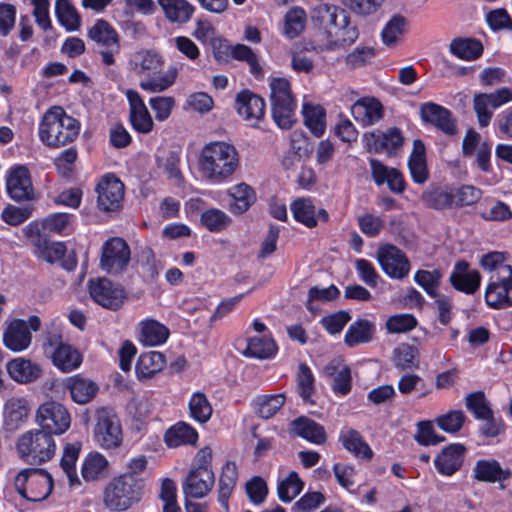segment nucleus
I'll return each instance as SVG.
<instances>
[{"instance_id":"nucleus-1","label":"nucleus","mask_w":512,"mask_h":512,"mask_svg":"<svg viewBox=\"0 0 512 512\" xmlns=\"http://www.w3.org/2000/svg\"><path fill=\"white\" fill-rule=\"evenodd\" d=\"M239 156L234 145L223 141L206 144L199 156V168L212 184L226 182L236 171Z\"/></svg>"},{"instance_id":"nucleus-2","label":"nucleus","mask_w":512,"mask_h":512,"mask_svg":"<svg viewBox=\"0 0 512 512\" xmlns=\"http://www.w3.org/2000/svg\"><path fill=\"white\" fill-rule=\"evenodd\" d=\"M79 120L68 115L61 106L48 109L39 124L40 141L49 148H60L75 141L80 133Z\"/></svg>"},{"instance_id":"nucleus-3","label":"nucleus","mask_w":512,"mask_h":512,"mask_svg":"<svg viewBox=\"0 0 512 512\" xmlns=\"http://www.w3.org/2000/svg\"><path fill=\"white\" fill-rule=\"evenodd\" d=\"M144 488L143 478L121 474L106 485L103 493L104 504L112 512H124L141 501Z\"/></svg>"},{"instance_id":"nucleus-4","label":"nucleus","mask_w":512,"mask_h":512,"mask_svg":"<svg viewBox=\"0 0 512 512\" xmlns=\"http://www.w3.org/2000/svg\"><path fill=\"white\" fill-rule=\"evenodd\" d=\"M16 450L24 463L39 466L53 458L56 444L49 433L35 429L25 432L18 438Z\"/></svg>"},{"instance_id":"nucleus-5","label":"nucleus","mask_w":512,"mask_h":512,"mask_svg":"<svg viewBox=\"0 0 512 512\" xmlns=\"http://www.w3.org/2000/svg\"><path fill=\"white\" fill-rule=\"evenodd\" d=\"M271 116L282 130H289L296 123L297 103L293 97L290 82L283 77L274 78L270 83Z\"/></svg>"},{"instance_id":"nucleus-6","label":"nucleus","mask_w":512,"mask_h":512,"mask_svg":"<svg viewBox=\"0 0 512 512\" xmlns=\"http://www.w3.org/2000/svg\"><path fill=\"white\" fill-rule=\"evenodd\" d=\"M17 493L29 502H41L53 491L54 480L44 468L29 467L22 469L15 477Z\"/></svg>"},{"instance_id":"nucleus-7","label":"nucleus","mask_w":512,"mask_h":512,"mask_svg":"<svg viewBox=\"0 0 512 512\" xmlns=\"http://www.w3.org/2000/svg\"><path fill=\"white\" fill-rule=\"evenodd\" d=\"M93 438L104 450L116 449L122 445L123 431L121 422L112 408L101 407L97 409Z\"/></svg>"},{"instance_id":"nucleus-8","label":"nucleus","mask_w":512,"mask_h":512,"mask_svg":"<svg viewBox=\"0 0 512 512\" xmlns=\"http://www.w3.org/2000/svg\"><path fill=\"white\" fill-rule=\"evenodd\" d=\"M485 304L494 310L512 307V266H503L492 273L484 293Z\"/></svg>"},{"instance_id":"nucleus-9","label":"nucleus","mask_w":512,"mask_h":512,"mask_svg":"<svg viewBox=\"0 0 512 512\" xmlns=\"http://www.w3.org/2000/svg\"><path fill=\"white\" fill-rule=\"evenodd\" d=\"M44 352L50 355L53 365L62 372H71L82 363V355L72 345L64 343L60 333H47Z\"/></svg>"},{"instance_id":"nucleus-10","label":"nucleus","mask_w":512,"mask_h":512,"mask_svg":"<svg viewBox=\"0 0 512 512\" xmlns=\"http://www.w3.org/2000/svg\"><path fill=\"white\" fill-rule=\"evenodd\" d=\"M131 260V250L122 237H110L102 245L100 268L110 275H118L127 270Z\"/></svg>"},{"instance_id":"nucleus-11","label":"nucleus","mask_w":512,"mask_h":512,"mask_svg":"<svg viewBox=\"0 0 512 512\" xmlns=\"http://www.w3.org/2000/svg\"><path fill=\"white\" fill-rule=\"evenodd\" d=\"M329 36L334 34L335 40L330 45L347 48L354 44L359 37V29L351 22L347 9L343 6L334 5L329 15L327 29Z\"/></svg>"},{"instance_id":"nucleus-12","label":"nucleus","mask_w":512,"mask_h":512,"mask_svg":"<svg viewBox=\"0 0 512 512\" xmlns=\"http://www.w3.org/2000/svg\"><path fill=\"white\" fill-rule=\"evenodd\" d=\"M95 192L97 193V208L101 212L113 213L122 210L125 186L114 173L104 174L99 179Z\"/></svg>"},{"instance_id":"nucleus-13","label":"nucleus","mask_w":512,"mask_h":512,"mask_svg":"<svg viewBox=\"0 0 512 512\" xmlns=\"http://www.w3.org/2000/svg\"><path fill=\"white\" fill-rule=\"evenodd\" d=\"M36 422L40 426V430L54 436L61 435L69 429L71 417L63 404L51 400L38 407Z\"/></svg>"},{"instance_id":"nucleus-14","label":"nucleus","mask_w":512,"mask_h":512,"mask_svg":"<svg viewBox=\"0 0 512 512\" xmlns=\"http://www.w3.org/2000/svg\"><path fill=\"white\" fill-rule=\"evenodd\" d=\"M403 132L398 127H389L386 131L380 130L365 132L362 137L364 148L369 153H386L388 157H394L404 144Z\"/></svg>"},{"instance_id":"nucleus-15","label":"nucleus","mask_w":512,"mask_h":512,"mask_svg":"<svg viewBox=\"0 0 512 512\" xmlns=\"http://www.w3.org/2000/svg\"><path fill=\"white\" fill-rule=\"evenodd\" d=\"M88 289L95 303L111 311L120 309L127 297L126 291L120 284L105 277L90 279Z\"/></svg>"},{"instance_id":"nucleus-16","label":"nucleus","mask_w":512,"mask_h":512,"mask_svg":"<svg viewBox=\"0 0 512 512\" xmlns=\"http://www.w3.org/2000/svg\"><path fill=\"white\" fill-rule=\"evenodd\" d=\"M7 195L15 202L31 201L35 197L29 169L22 164L10 168L6 176Z\"/></svg>"},{"instance_id":"nucleus-17","label":"nucleus","mask_w":512,"mask_h":512,"mask_svg":"<svg viewBox=\"0 0 512 512\" xmlns=\"http://www.w3.org/2000/svg\"><path fill=\"white\" fill-rule=\"evenodd\" d=\"M377 259L383 272L394 279H403L410 270V263L406 254L393 244H386L379 248Z\"/></svg>"},{"instance_id":"nucleus-18","label":"nucleus","mask_w":512,"mask_h":512,"mask_svg":"<svg viewBox=\"0 0 512 512\" xmlns=\"http://www.w3.org/2000/svg\"><path fill=\"white\" fill-rule=\"evenodd\" d=\"M420 118L423 123L430 124L447 136L457 134V120L452 112L437 103L425 102L420 106Z\"/></svg>"},{"instance_id":"nucleus-19","label":"nucleus","mask_w":512,"mask_h":512,"mask_svg":"<svg viewBox=\"0 0 512 512\" xmlns=\"http://www.w3.org/2000/svg\"><path fill=\"white\" fill-rule=\"evenodd\" d=\"M237 113L245 121H250L251 127H258V124L265 117L266 102L260 95L249 89H243L236 94L235 105Z\"/></svg>"},{"instance_id":"nucleus-20","label":"nucleus","mask_w":512,"mask_h":512,"mask_svg":"<svg viewBox=\"0 0 512 512\" xmlns=\"http://www.w3.org/2000/svg\"><path fill=\"white\" fill-rule=\"evenodd\" d=\"M467 448L462 443H451L445 446L435 457L434 466L442 476L450 477L463 466Z\"/></svg>"},{"instance_id":"nucleus-21","label":"nucleus","mask_w":512,"mask_h":512,"mask_svg":"<svg viewBox=\"0 0 512 512\" xmlns=\"http://www.w3.org/2000/svg\"><path fill=\"white\" fill-rule=\"evenodd\" d=\"M449 281L455 290L472 295L480 288L481 274L476 269L470 270L466 260H459L453 267Z\"/></svg>"},{"instance_id":"nucleus-22","label":"nucleus","mask_w":512,"mask_h":512,"mask_svg":"<svg viewBox=\"0 0 512 512\" xmlns=\"http://www.w3.org/2000/svg\"><path fill=\"white\" fill-rule=\"evenodd\" d=\"M214 484L213 471L204 472L190 468L182 482V491L185 498L202 499L209 494Z\"/></svg>"},{"instance_id":"nucleus-23","label":"nucleus","mask_w":512,"mask_h":512,"mask_svg":"<svg viewBox=\"0 0 512 512\" xmlns=\"http://www.w3.org/2000/svg\"><path fill=\"white\" fill-rule=\"evenodd\" d=\"M453 197V184L432 183L422 192L421 201L426 208L444 211L454 208Z\"/></svg>"},{"instance_id":"nucleus-24","label":"nucleus","mask_w":512,"mask_h":512,"mask_svg":"<svg viewBox=\"0 0 512 512\" xmlns=\"http://www.w3.org/2000/svg\"><path fill=\"white\" fill-rule=\"evenodd\" d=\"M62 385L65 390L69 391L71 399L81 405L91 402L99 391L98 384L82 374L64 378Z\"/></svg>"},{"instance_id":"nucleus-25","label":"nucleus","mask_w":512,"mask_h":512,"mask_svg":"<svg viewBox=\"0 0 512 512\" xmlns=\"http://www.w3.org/2000/svg\"><path fill=\"white\" fill-rule=\"evenodd\" d=\"M238 468L234 461L227 460L221 469L217 484V502L223 512H230L229 500L235 491L238 481Z\"/></svg>"},{"instance_id":"nucleus-26","label":"nucleus","mask_w":512,"mask_h":512,"mask_svg":"<svg viewBox=\"0 0 512 512\" xmlns=\"http://www.w3.org/2000/svg\"><path fill=\"white\" fill-rule=\"evenodd\" d=\"M351 114L362 126H370L383 118L384 108L375 97H362L351 107Z\"/></svg>"},{"instance_id":"nucleus-27","label":"nucleus","mask_w":512,"mask_h":512,"mask_svg":"<svg viewBox=\"0 0 512 512\" xmlns=\"http://www.w3.org/2000/svg\"><path fill=\"white\" fill-rule=\"evenodd\" d=\"M290 431L315 445H323L327 441V434L323 425L307 416H299L292 420Z\"/></svg>"},{"instance_id":"nucleus-28","label":"nucleus","mask_w":512,"mask_h":512,"mask_svg":"<svg viewBox=\"0 0 512 512\" xmlns=\"http://www.w3.org/2000/svg\"><path fill=\"white\" fill-rule=\"evenodd\" d=\"M32 335L23 319H13L3 333V343L11 351L20 352L29 347Z\"/></svg>"},{"instance_id":"nucleus-29","label":"nucleus","mask_w":512,"mask_h":512,"mask_svg":"<svg viewBox=\"0 0 512 512\" xmlns=\"http://www.w3.org/2000/svg\"><path fill=\"white\" fill-rule=\"evenodd\" d=\"M408 169L416 184H424L429 179L425 143L417 138L413 141L412 151L408 158Z\"/></svg>"},{"instance_id":"nucleus-30","label":"nucleus","mask_w":512,"mask_h":512,"mask_svg":"<svg viewBox=\"0 0 512 512\" xmlns=\"http://www.w3.org/2000/svg\"><path fill=\"white\" fill-rule=\"evenodd\" d=\"M198 439L197 430L184 421L175 423L164 434V442L168 448H177L182 445L195 446Z\"/></svg>"},{"instance_id":"nucleus-31","label":"nucleus","mask_w":512,"mask_h":512,"mask_svg":"<svg viewBox=\"0 0 512 512\" xmlns=\"http://www.w3.org/2000/svg\"><path fill=\"white\" fill-rule=\"evenodd\" d=\"M278 352V345L272 335L253 336L247 339V347L242 355L254 359H271Z\"/></svg>"},{"instance_id":"nucleus-32","label":"nucleus","mask_w":512,"mask_h":512,"mask_svg":"<svg viewBox=\"0 0 512 512\" xmlns=\"http://www.w3.org/2000/svg\"><path fill=\"white\" fill-rule=\"evenodd\" d=\"M9 376L16 382L27 384L36 381L42 374L41 367L31 360L15 358L6 365Z\"/></svg>"},{"instance_id":"nucleus-33","label":"nucleus","mask_w":512,"mask_h":512,"mask_svg":"<svg viewBox=\"0 0 512 512\" xmlns=\"http://www.w3.org/2000/svg\"><path fill=\"white\" fill-rule=\"evenodd\" d=\"M228 194L233 200L229 204V211L233 215L244 214L257 200L254 189L244 182L232 186Z\"/></svg>"},{"instance_id":"nucleus-34","label":"nucleus","mask_w":512,"mask_h":512,"mask_svg":"<svg viewBox=\"0 0 512 512\" xmlns=\"http://www.w3.org/2000/svg\"><path fill=\"white\" fill-rule=\"evenodd\" d=\"M88 37L105 48L115 46V52L120 51V36L117 30L105 19H97L88 30Z\"/></svg>"},{"instance_id":"nucleus-35","label":"nucleus","mask_w":512,"mask_h":512,"mask_svg":"<svg viewBox=\"0 0 512 512\" xmlns=\"http://www.w3.org/2000/svg\"><path fill=\"white\" fill-rule=\"evenodd\" d=\"M166 365L165 355L159 351L140 354L135 364L138 380L150 379L163 370Z\"/></svg>"},{"instance_id":"nucleus-36","label":"nucleus","mask_w":512,"mask_h":512,"mask_svg":"<svg viewBox=\"0 0 512 512\" xmlns=\"http://www.w3.org/2000/svg\"><path fill=\"white\" fill-rule=\"evenodd\" d=\"M170 23L185 24L190 21L196 8L188 0H157Z\"/></svg>"},{"instance_id":"nucleus-37","label":"nucleus","mask_w":512,"mask_h":512,"mask_svg":"<svg viewBox=\"0 0 512 512\" xmlns=\"http://www.w3.org/2000/svg\"><path fill=\"white\" fill-rule=\"evenodd\" d=\"M450 53L464 61H475L484 52L482 42L475 37H456L449 45Z\"/></svg>"},{"instance_id":"nucleus-38","label":"nucleus","mask_w":512,"mask_h":512,"mask_svg":"<svg viewBox=\"0 0 512 512\" xmlns=\"http://www.w3.org/2000/svg\"><path fill=\"white\" fill-rule=\"evenodd\" d=\"M285 402L284 393L263 394L254 397L250 405L257 417L268 420L277 414Z\"/></svg>"},{"instance_id":"nucleus-39","label":"nucleus","mask_w":512,"mask_h":512,"mask_svg":"<svg viewBox=\"0 0 512 512\" xmlns=\"http://www.w3.org/2000/svg\"><path fill=\"white\" fill-rule=\"evenodd\" d=\"M376 332L375 323L368 319H357L350 324L344 336V343L353 348L359 344L369 343Z\"/></svg>"},{"instance_id":"nucleus-40","label":"nucleus","mask_w":512,"mask_h":512,"mask_svg":"<svg viewBox=\"0 0 512 512\" xmlns=\"http://www.w3.org/2000/svg\"><path fill=\"white\" fill-rule=\"evenodd\" d=\"M304 125L317 138L326 130V110L320 104L304 102L301 110Z\"/></svg>"},{"instance_id":"nucleus-41","label":"nucleus","mask_w":512,"mask_h":512,"mask_svg":"<svg viewBox=\"0 0 512 512\" xmlns=\"http://www.w3.org/2000/svg\"><path fill=\"white\" fill-rule=\"evenodd\" d=\"M339 441L342 446L355 457L370 460L373 457V451L363 436L356 429L350 428L341 431Z\"/></svg>"},{"instance_id":"nucleus-42","label":"nucleus","mask_w":512,"mask_h":512,"mask_svg":"<svg viewBox=\"0 0 512 512\" xmlns=\"http://www.w3.org/2000/svg\"><path fill=\"white\" fill-rule=\"evenodd\" d=\"M169 335V328L155 319H147L141 322L139 340L145 346H160L167 341Z\"/></svg>"},{"instance_id":"nucleus-43","label":"nucleus","mask_w":512,"mask_h":512,"mask_svg":"<svg viewBox=\"0 0 512 512\" xmlns=\"http://www.w3.org/2000/svg\"><path fill=\"white\" fill-rule=\"evenodd\" d=\"M108 460L99 452H90L81 466V476L86 482H94L107 476Z\"/></svg>"},{"instance_id":"nucleus-44","label":"nucleus","mask_w":512,"mask_h":512,"mask_svg":"<svg viewBox=\"0 0 512 512\" xmlns=\"http://www.w3.org/2000/svg\"><path fill=\"white\" fill-rule=\"evenodd\" d=\"M307 13L300 6H293L284 15L282 35L289 40L299 37L305 30Z\"/></svg>"},{"instance_id":"nucleus-45","label":"nucleus","mask_w":512,"mask_h":512,"mask_svg":"<svg viewBox=\"0 0 512 512\" xmlns=\"http://www.w3.org/2000/svg\"><path fill=\"white\" fill-rule=\"evenodd\" d=\"M294 220L303 226L312 229L317 226L316 207L312 198L298 197L290 204Z\"/></svg>"},{"instance_id":"nucleus-46","label":"nucleus","mask_w":512,"mask_h":512,"mask_svg":"<svg viewBox=\"0 0 512 512\" xmlns=\"http://www.w3.org/2000/svg\"><path fill=\"white\" fill-rule=\"evenodd\" d=\"M55 16L68 32L77 31L81 26V17L70 0H56Z\"/></svg>"},{"instance_id":"nucleus-47","label":"nucleus","mask_w":512,"mask_h":512,"mask_svg":"<svg viewBox=\"0 0 512 512\" xmlns=\"http://www.w3.org/2000/svg\"><path fill=\"white\" fill-rule=\"evenodd\" d=\"M33 245L36 248V255L50 264L61 260L67 252L64 242L51 241L47 237L34 239Z\"/></svg>"},{"instance_id":"nucleus-48","label":"nucleus","mask_w":512,"mask_h":512,"mask_svg":"<svg viewBox=\"0 0 512 512\" xmlns=\"http://www.w3.org/2000/svg\"><path fill=\"white\" fill-rule=\"evenodd\" d=\"M164 64L162 56L152 50H141L135 54V69L148 76L161 72Z\"/></svg>"},{"instance_id":"nucleus-49","label":"nucleus","mask_w":512,"mask_h":512,"mask_svg":"<svg viewBox=\"0 0 512 512\" xmlns=\"http://www.w3.org/2000/svg\"><path fill=\"white\" fill-rule=\"evenodd\" d=\"M232 223V218L224 211L218 208H209L200 215V224L211 233H220L228 228Z\"/></svg>"},{"instance_id":"nucleus-50","label":"nucleus","mask_w":512,"mask_h":512,"mask_svg":"<svg viewBox=\"0 0 512 512\" xmlns=\"http://www.w3.org/2000/svg\"><path fill=\"white\" fill-rule=\"evenodd\" d=\"M393 362L396 368L408 370L418 368L419 350L409 343H401L393 350Z\"/></svg>"},{"instance_id":"nucleus-51","label":"nucleus","mask_w":512,"mask_h":512,"mask_svg":"<svg viewBox=\"0 0 512 512\" xmlns=\"http://www.w3.org/2000/svg\"><path fill=\"white\" fill-rule=\"evenodd\" d=\"M305 483L296 471H291L277 485V495L281 502L289 503L304 489Z\"/></svg>"},{"instance_id":"nucleus-52","label":"nucleus","mask_w":512,"mask_h":512,"mask_svg":"<svg viewBox=\"0 0 512 512\" xmlns=\"http://www.w3.org/2000/svg\"><path fill=\"white\" fill-rule=\"evenodd\" d=\"M297 392L305 403H313L311 396L315 391V377L306 363H300L296 375Z\"/></svg>"},{"instance_id":"nucleus-53","label":"nucleus","mask_w":512,"mask_h":512,"mask_svg":"<svg viewBox=\"0 0 512 512\" xmlns=\"http://www.w3.org/2000/svg\"><path fill=\"white\" fill-rule=\"evenodd\" d=\"M188 407L190 416L201 424L208 422L212 416V406L203 392L193 393L189 400Z\"/></svg>"},{"instance_id":"nucleus-54","label":"nucleus","mask_w":512,"mask_h":512,"mask_svg":"<svg viewBox=\"0 0 512 512\" xmlns=\"http://www.w3.org/2000/svg\"><path fill=\"white\" fill-rule=\"evenodd\" d=\"M465 406L477 420L489 417L493 411L485 393L481 390L469 393L465 397Z\"/></svg>"},{"instance_id":"nucleus-55","label":"nucleus","mask_w":512,"mask_h":512,"mask_svg":"<svg viewBox=\"0 0 512 512\" xmlns=\"http://www.w3.org/2000/svg\"><path fill=\"white\" fill-rule=\"evenodd\" d=\"M406 18L401 14H394L381 31V40L386 46H393L399 37L404 34Z\"/></svg>"},{"instance_id":"nucleus-56","label":"nucleus","mask_w":512,"mask_h":512,"mask_svg":"<svg viewBox=\"0 0 512 512\" xmlns=\"http://www.w3.org/2000/svg\"><path fill=\"white\" fill-rule=\"evenodd\" d=\"M500 462L496 459H479L473 468V479L479 482L496 483L499 478Z\"/></svg>"},{"instance_id":"nucleus-57","label":"nucleus","mask_w":512,"mask_h":512,"mask_svg":"<svg viewBox=\"0 0 512 512\" xmlns=\"http://www.w3.org/2000/svg\"><path fill=\"white\" fill-rule=\"evenodd\" d=\"M442 272L439 269L424 270L419 269L414 274V281L430 297H438L437 290L440 286Z\"/></svg>"},{"instance_id":"nucleus-58","label":"nucleus","mask_w":512,"mask_h":512,"mask_svg":"<svg viewBox=\"0 0 512 512\" xmlns=\"http://www.w3.org/2000/svg\"><path fill=\"white\" fill-rule=\"evenodd\" d=\"M467 417L462 410H449L435 419L436 425L444 432L457 434L464 426Z\"/></svg>"},{"instance_id":"nucleus-59","label":"nucleus","mask_w":512,"mask_h":512,"mask_svg":"<svg viewBox=\"0 0 512 512\" xmlns=\"http://www.w3.org/2000/svg\"><path fill=\"white\" fill-rule=\"evenodd\" d=\"M453 198L455 199L454 208H463L476 204L482 197V190L474 185L453 184Z\"/></svg>"},{"instance_id":"nucleus-60","label":"nucleus","mask_w":512,"mask_h":512,"mask_svg":"<svg viewBox=\"0 0 512 512\" xmlns=\"http://www.w3.org/2000/svg\"><path fill=\"white\" fill-rule=\"evenodd\" d=\"M416 427L417 430L414 439L420 446L427 447L437 445L446 440L445 436L436 433L433 423L430 420L419 421Z\"/></svg>"},{"instance_id":"nucleus-61","label":"nucleus","mask_w":512,"mask_h":512,"mask_svg":"<svg viewBox=\"0 0 512 512\" xmlns=\"http://www.w3.org/2000/svg\"><path fill=\"white\" fill-rule=\"evenodd\" d=\"M245 492L251 503L261 505L266 500L269 489L264 478L256 475L246 482Z\"/></svg>"},{"instance_id":"nucleus-62","label":"nucleus","mask_w":512,"mask_h":512,"mask_svg":"<svg viewBox=\"0 0 512 512\" xmlns=\"http://www.w3.org/2000/svg\"><path fill=\"white\" fill-rule=\"evenodd\" d=\"M418 324L417 318L411 313H401L390 316L386 321L389 333H405L413 330Z\"/></svg>"},{"instance_id":"nucleus-63","label":"nucleus","mask_w":512,"mask_h":512,"mask_svg":"<svg viewBox=\"0 0 512 512\" xmlns=\"http://www.w3.org/2000/svg\"><path fill=\"white\" fill-rule=\"evenodd\" d=\"M326 501L324 493L307 491L292 506L291 512H312Z\"/></svg>"},{"instance_id":"nucleus-64","label":"nucleus","mask_w":512,"mask_h":512,"mask_svg":"<svg viewBox=\"0 0 512 512\" xmlns=\"http://www.w3.org/2000/svg\"><path fill=\"white\" fill-rule=\"evenodd\" d=\"M348 310H339L321 318L320 323L330 335L339 334L351 320Z\"/></svg>"}]
</instances>
